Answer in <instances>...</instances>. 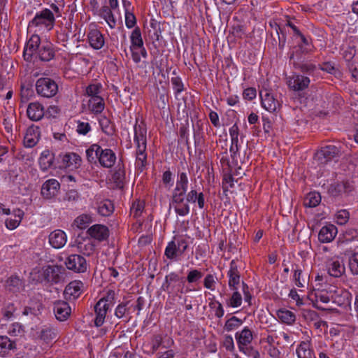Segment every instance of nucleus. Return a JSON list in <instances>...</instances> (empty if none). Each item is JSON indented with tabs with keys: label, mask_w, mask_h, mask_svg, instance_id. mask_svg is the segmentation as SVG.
<instances>
[{
	"label": "nucleus",
	"mask_w": 358,
	"mask_h": 358,
	"mask_svg": "<svg viewBox=\"0 0 358 358\" xmlns=\"http://www.w3.org/2000/svg\"><path fill=\"white\" fill-rule=\"evenodd\" d=\"M134 130V141L136 144V167L142 172L147 165V154L145 152L147 148V129L143 122L138 124V121H136Z\"/></svg>",
	"instance_id": "nucleus-1"
},
{
	"label": "nucleus",
	"mask_w": 358,
	"mask_h": 358,
	"mask_svg": "<svg viewBox=\"0 0 358 358\" xmlns=\"http://www.w3.org/2000/svg\"><path fill=\"white\" fill-rule=\"evenodd\" d=\"M341 148L334 145L322 147L315 154V159L319 164L324 165L331 161H338L341 156Z\"/></svg>",
	"instance_id": "nucleus-2"
},
{
	"label": "nucleus",
	"mask_w": 358,
	"mask_h": 358,
	"mask_svg": "<svg viewBox=\"0 0 358 358\" xmlns=\"http://www.w3.org/2000/svg\"><path fill=\"white\" fill-rule=\"evenodd\" d=\"M36 90L41 96L51 98L57 94L58 85L49 78H41L36 83Z\"/></svg>",
	"instance_id": "nucleus-3"
},
{
	"label": "nucleus",
	"mask_w": 358,
	"mask_h": 358,
	"mask_svg": "<svg viewBox=\"0 0 358 358\" xmlns=\"http://www.w3.org/2000/svg\"><path fill=\"white\" fill-rule=\"evenodd\" d=\"M55 20L52 12L48 8H45L36 14L32 20L29 22V27H45L48 30H50L54 26Z\"/></svg>",
	"instance_id": "nucleus-4"
},
{
	"label": "nucleus",
	"mask_w": 358,
	"mask_h": 358,
	"mask_svg": "<svg viewBox=\"0 0 358 358\" xmlns=\"http://www.w3.org/2000/svg\"><path fill=\"white\" fill-rule=\"evenodd\" d=\"M64 264L69 270L75 273H85L87 269V263L84 257L72 254L66 258Z\"/></svg>",
	"instance_id": "nucleus-5"
},
{
	"label": "nucleus",
	"mask_w": 358,
	"mask_h": 358,
	"mask_svg": "<svg viewBox=\"0 0 358 358\" xmlns=\"http://www.w3.org/2000/svg\"><path fill=\"white\" fill-rule=\"evenodd\" d=\"M131 39V47L132 59L136 63H138L141 61V57L138 52L136 51L138 48H142L143 45V41L141 36V32L138 27H136L130 36Z\"/></svg>",
	"instance_id": "nucleus-6"
},
{
	"label": "nucleus",
	"mask_w": 358,
	"mask_h": 358,
	"mask_svg": "<svg viewBox=\"0 0 358 358\" xmlns=\"http://www.w3.org/2000/svg\"><path fill=\"white\" fill-rule=\"evenodd\" d=\"M354 189L352 182L349 180H343L331 184L329 189V194L333 197H338L343 194H348Z\"/></svg>",
	"instance_id": "nucleus-7"
},
{
	"label": "nucleus",
	"mask_w": 358,
	"mask_h": 358,
	"mask_svg": "<svg viewBox=\"0 0 358 358\" xmlns=\"http://www.w3.org/2000/svg\"><path fill=\"white\" fill-rule=\"evenodd\" d=\"M185 194H173L172 205L176 213L180 216H185L189 213L190 208L188 203L185 200Z\"/></svg>",
	"instance_id": "nucleus-8"
},
{
	"label": "nucleus",
	"mask_w": 358,
	"mask_h": 358,
	"mask_svg": "<svg viewBox=\"0 0 358 358\" xmlns=\"http://www.w3.org/2000/svg\"><path fill=\"white\" fill-rule=\"evenodd\" d=\"M310 84L308 77L294 74L287 78V85L289 87L294 91H302L306 89Z\"/></svg>",
	"instance_id": "nucleus-9"
},
{
	"label": "nucleus",
	"mask_w": 358,
	"mask_h": 358,
	"mask_svg": "<svg viewBox=\"0 0 358 358\" xmlns=\"http://www.w3.org/2000/svg\"><path fill=\"white\" fill-rule=\"evenodd\" d=\"M60 189L59 182L55 179L46 180L41 187V195L45 199H50L55 196Z\"/></svg>",
	"instance_id": "nucleus-10"
},
{
	"label": "nucleus",
	"mask_w": 358,
	"mask_h": 358,
	"mask_svg": "<svg viewBox=\"0 0 358 358\" xmlns=\"http://www.w3.org/2000/svg\"><path fill=\"white\" fill-rule=\"evenodd\" d=\"M235 338L237 341L240 351L246 354L248 348L245 347L249 345L253 339L252 331L248 327H245L242 331L236 333Z\"/></svg>",
	"instance_id": "nucleus-11"
},
{
	"label": "nucleus",
	"mask_w": 358,
	"mask_h": 358,
	"mask_svg": "<svg viewBox=\"0 0 358 358\" xmlns=\"http://www.w3.org/2000/svg\"><path fill=\"white\" fill-rule=\"evenodd\" d=\"M326 267L329 275L334 278L341 277L345 271L343 261L338 259H331L327 264Z\"/></svg>",
	"instance_id": "nucleus-12"
},
{
	"label": "nucleus",
	"mask_w": 358,
	"mask_h": 358,
	"mask_svg": "<svg viewBox=\"0 0 358 358\" xmlns=\"http://www.w3.org/2000/svg\"><path fill=\"white\" fill-rule=\"evenodd\" d=\"M84 285L80 280L71 282L65 288L64 295L68 300H74L80 296L83 292Z\"/></svg>",
	"instance_id": "nucleus-13"
},
{
	"label": "nucleus",
	"mask_w": 358,
	"mask_h": 358,
	"mask_svg": "<svg viewBox=\"0 0 358 358\" xmlns=\"http://www.w3.org/2000/svg\"><path fill=\"white\" fill-rule=\"evenodd\" d=\"M41 38L38 35L34 34L26 44L24 50V57L26 60H31V57L37 53L41 47Z\"/></svg>",
	"instance_id": "nucleus-14"
},
{
	"label": "nucleus",
	"mask_w": 358,
	"mask_h": 358,
	"mask_svg": "<svg viewBox=\"0 0 358 358\" xmlns=\"http://www.w3.org/2000/svg\"><path fill=\"white\" fill-rule=\"evenodd\" d=\"M53 310L56 318L59 321L66 320L71 313V307L64 301H55Z\"/></svg>",
	"instance_id": "nucleus-15"
},
{
	"label": "nucleus",
	"mask_w": 358,
	"mask_h": 358,
	"mask_svg": "<svg viewBox=\"0 0 358 358\" xmlns=\"http://www.w3.org/2000/svg\"><path fill=\"white\" fill-rule=\"evenodd\" d=\"M90 45L94 50H100L105 44L103 35L97 29H90L87 34Z\"/></svg>",
	"instance_id": "nucleus-16"
},
{
	"label": "nucleus",
	"mask_w": 358,
	"mask_h": 358,
	"mask_svg": "<svg viewBox=\"0 0 358 358\" xmlns=\"http://www.w3.org/2000/svg\"><path fill=\"white\" fill-rule=\"evenodd\" d=\"M98 160L102 166L110 168L114 165L116 161V156L112 150L108 148L103 149L101 148L99 154Z\"/></svg>",
	"instance_id": "nucleus-17"
},
{
	"label": "nucleus",
	"mask_w": 358,
	"mask_h": 358,
	"mask_svg": "<svg viewBox=\"0 0 358 358\" xmlns=\"http://www.w3.org/2000/svg\"><path fill=\"white\" fill-rule=\"evenodd\" d=\"M67 241V237L64 231L57 229L50 233L49 235L50 244L56 249L63 248Z\"/></svg>",
	"instance_id": "nucleus-18"
},
{
	"label": "nucleus",
	"mask_w": 358,
	"mask_h": 358,
	"mask_svg": "<svg viewBox=\"0 0 358 358\" xmlns=\"http://www.w3.org/2000/svg\"><path fill=\"white\" fill-rule=\"evenodd\" d=\"M87 234L92 238L99 241H103L109 236V230L104 225L94 224L88 229Z\"/></svg>",
	"instance_id": "nucleus-19"
},
{
	"label": "nucleus",
	"mask_w": 358,
	"mask_h": 358,
	"mask_svg": "<svg viewBox=\"0 0 358 358\" xmlns=\"http://www.w3.org/2000/svg\"><path fill=\"white\" fill-rule=\"evenodd\" d=\"M262 106L269 112H275L280 107V103L274 96L267 91L263 94L261 93Z\"/></svg>",
	"instance_id": "nucleus-20"
},
{
	"label": "nucleus",
	"mask_w": 358,
	"mask_h": 358,
	"mask_svg": "<svg viewBox=\"0 0 358 358\" xmlns=\"http://www.w3.org/2000/svg\"><path fill=\"white\" fill-rule=\"evenodd\" d=\"M337 234V228L333 224L326 225L322 227L318 234V239L322 243L332 241Z\"/></svg>",
	"instance_id": "nucleus-21"
},
{
	"label": "nucleus",
	"mask_w": 358,
	"mask_h": 358,
	"mask_svg": "<svg viewBox=\"0 0 358 358\" xmlns=\"http://www.w3.org/2000/svg\"><path fill=\"white\" fill-rule=\"evenodd\" d=\"M27 113L28 117L33 121H38L44 116V108L38 102L30 103Z\"/></svg>",
	"instance_id": "nucleus-22"
},
{
	"label": "nucleus",
	"mask_w": 358,
	"mask_h": 358,
	"mask_svg": "<svg viewBox=\"0 0 358 358\" xmlns=\"http://www.w3.org/2000/svg\"><path fill=\"white\" fill-rule=\"evenodd\" d=\"M5 287L8 291L15 293L24 290V284L17 275H13L6 280Z\"/></svg>",
	"instance_id": "nucleus-23"
},
{
	"label": "nucleus",
	"mask_w": 358,
	"mask_h": 358,
	"mask_svg": "<svg viewBox=\"0 0 358 358\" xmlns=\"http://www.w3.org/2000/svg\"><path fill=\"white\" fill-rule=\"evenodd\" d=\"M229 286L233 289H236V285L240 282V274L238 270V266L235 260H232L230 263L229 271H228Z\"/></svg>",
	"instance_id": "nucleus-24"
},
{
	"label": "nucleus",
	"mask_w": 358,
	"mask_h": 358,
	"mask_svg": "<svg viewBox=\"0 0 358 358\" xmlns=\"http://www.w3.org/2000/svg\"><path fill=\"white\" fill-rule=\"evenodd\" d=\"M109 309L110 308L106 307L105 304H103L102 301H99L96 303L94 306L96 313L94 324L96 327H101L103 324L106 313Z\"/></svg>",
	"instance_id": "nucleus-25"
},
{
	"label": "nucleus",
	"mask_w": 358,
	"mask_h": 358,
	"mask_svg": "<svg viewBox=\"0 0 358 358\" xmlns=\"http://www.w3.org/2000/svg\"><path fill=\"white\" fill-rule=\"evenodd\" d=\"M41 61L49 62L55 57V51L50 43H43L37 52Z\"/></svg>",
	"instance_id": "nucleus-26"
},
{
	"label": "nucleus",
	"mask_w": 358,
	"mask_h": 358,
	"mask_svg": "<svg viewBox=\"0 0 358 358\" xmlns=\"http://www.w3.org/2000/svg\"><path fill=\"white\" fill-rule=\"evenodd\" d=\"M42 276L47 282H57L59 278V268L56 266L48 265L43 267Z\"/></svg>",
	"instance_id": "nucleus-27"
},
{
	"label": "nucleus",
	"mask_w": 358,
	"mask_h": 358,
	"mask_svg": "<svg viewBox=\"0 0 358 358\" xmlns=\"http://www.w3.org/2000/svg\"><path fill=\"white\" fill-rule=\"evenodd\" d=\"M16 348V343L6 336H0V357L8 355Z\"/></svg>",
	"instance_id": "nucleus-28"
},
{
	"label": "nucleus",
	"mask_w": 358,
	"mask_h": 358,
	"mask_svg": "<svg viewBox=\"0 0 358 358\" xmlns=\"http://www.w3.org/2000/svg\"><path fill=\"white\" fill-rule=\"evenodd\" d=\"M111 10L110 6H103L96 13L106 22L111 29H113L116 26V20Z\"/></svg>",
	"instance_id": "nucleus-29"
},
{
	"label": "nucleus",
	"mask_w": 358,
	"mask_h": 358,
	"mask_svg": "<svg viewBox=\"0 0 358 358\" xmlns=\"http://www.w3.org/2000/svg\"><path fill=\"white\" fill-rule=\"evenodd\" d=\"M188 182L189 181L187 173L185 172L178 173L176 185L173 194H178L179 193L185 195L187 190Z\"/></svg>",
	"instance_id": "nucleus-30"
},
{
	"label": "nucleus",
	"mask_w": 358,
	"mask_h": 358,
	"mask_svg": "<svg viewBox=\"0 0 358 358\" xmlns=\"http://www.w3.org/2000/svg\"><path fill=\"white\" fill-rule=\"evenodd\" d=\"M53 161L54 154L48 150H44L39 158V165L41 169L43 171H47L52 166Z\"/></svg>",
	"instance_id": "nucleus-31"
},
{
	"label": "nucleus",
	"mask_w": 358,
	"mask_h": 358,
	"mask_svg": "<svg viewBox=\"0 0 358 358\" xmlns=\"http://www.w3.org/2000/svg\"><path fill=\"white\" fill-rule=\"evenodd\" d=\"M23 216L24 212L22 210L19 208L14 210V218L10 217L6 219L5 222L6 227L10 230L16 229L19 226Z\"/></svg>",
	"instance_id": "nucleus-32"
},
{
	"label": "nucleus",
	"mask_w": 358,
	"mask_h": 358,
	"mask_svg": "<svg viewBox=\"0 0 358 358\" xmlns=\"http://www.w3.org/2000/svg\"><path fill=\"white\" fill-rule=\"evenodd\" d=\"M187 203H195L197 201L198 206L200 208H203L205 205L204 195L202 192L197 193L196 190L192 189L189 191L185 198Z\"/></svg>",
	"instance_id": "nucleus-33"
},
{
	"label": "nucleus",
	"mask_w": 358,
	"mask_h": 358,
	"mask_svg": "<svg viewBox=\"0 0 358 358\" xmlns=\"http://www.w3.org/2000/svg\"><path fill=\"white\" fill-rule=\"evenodd\" d=\"M89 109L94 113H101L105 107L104 101L101 96L90 98L88 101Z\"/></svg>",
	"instance_id": "nucleus-34"
},
{
	"label": "nucleus",
	"mask_w": 358,
	"mask_h": 358,
	"mask_svg": "<svg viewBox=\"0 0 358 358\" xmlns=\"http://www.w3.org/2000/svg\"><path fill=\"white\" fill-rule=\"evenodd\" d=\"M276 314L282 322L288 325L292 324L296 320L295 314L293 312L285 308L278 310Z\"/></svg>",
	"instance_id": "nucleus-35"
},
{
	"label": "nucleus",
	"mask_w": 358,
	"mask_h": 358,
	"mask_svg": "<svg viewBox=\"0 0 358 358\" xmlns=\"http://www.w3.org/2000/svg\"><path fill=\"white\" fill-rule=\"evenodd\" d=\"M308 276L303 274V271L298 266L294 268V281L295 285L299 287H303L308 284Z\"/></svg>",
	"instance_id": "nucleus-36"
},
{
	"label": "nucleus",
	"mask_w": 358,
	"mask_h": 358,
	"mask_svg": "<svg viewBox=\"0 0 358 358\" xmlns=\"http://www.w3.org/2000/svg\"><path fill=\"white\" fill-rule=\"evenodd\" d=\"M97 210L102 216H109L114 210V206L111 201L104 200L99 203Z\"/></svg>",
	"instance_id": "nucleus-37"
},
{
	"label": "nucleus",
	"mask_w": 358,
	"mask_h": 358,
	"mask_svg": "<svg viewBox=\"0 0 358 358\" xmlns=\"http://www.w3.org/2000/svg\"><path fill=\"white\" fill-rule=\"evenodd\" d=\"M164 255L171 260L176 259L178 256L182 255V254L180 253V250L178 249L175 241H171L168 243L165 249Z\"/></svg>",
	"instance_id": "nucleus-38"
},
{
	"label": "nucleus",
	"mask_w": 358,
	"mask_h": 358,
	"mask_svg": "<svg viewBox=\"0 0 358 358\" xmlns=\"http://www.w3.org/2000/svg\"><path fill=\"white\" fill-rule=\"evenodd\" d=\"M298 358H312L310 345L308 342H301L296 348Z\"/></svg>",
	"instance_id": "nucleus-39"
},
{
	"label": "nucleus",
	"mask_w": 358,
	"mask_h": 358,
	"mask_svg": "<svg viewBox=\"0 0 358 358\" xmlns=\"http://www.w3.org/2000/svg\"><path fill=\"white\" fill-rule=\"evenodd\" d=\"M321 201V196L318 192L309 193L304 199V206L308 208L316 207Z\"/></svg>",
	"instance_id": "nucleus-40"
},
{
	"label": "nucleus",
	"mask_w": 358,
	"mask_h": 358,
	"mask_svg": "<svg viewBox=\"0 0 358 358\" xmlns=\"http://www.w3.org/2000/svg\"><path fill=\"white\" fill-rule=\"evenodd\" d=\"M101 148L99 145L93 144L86 150L87 159L90 162H95L96 159H99Z\"/></svg>",
	"instance_id": "nucleus-41"
},
{
	"label": "nucleus",
	"mask_w": 358,
	"mask_h": 358,
	"mask_svg": "<svg viewBox=\"0 0 358 358\" xmlns=\"http://www.w3.org/2000/svg\"><path fill=\"white\" fill-rule=\"evenodd\" d=\"M243 324L242 320L238 318L236 316H232L225 322L224 329L227 331H231L238 329Z\"/></svg>",
	"instance_id": "nucleus-42"
},
{
	"label": "nucleus",
	"mask_w": 358,
	"mask_h": 358,
	"mask_svg": "<svg viewBox=\"0 0 358 358\" xmlns=\"http://www.w3.org/2000/svg\"><path fill=\"white\" fill-rule=\"evenodd\" d=\"M92 222V217L86 214L78 216L74 220V224L79 229H83L87 227L88 224Z\"/></svg>",
	"instance_id": "nucleus-43"
},
{
	"label": "nucleus",
	"mask_w": 358,
	"mask_h": 358,
	"mask_svg": "<svg viewBox=\"0 0 358 358\" xmlns=\"http://www.w3.org/2000/svg\"><path fill=\"white\" fill-rule=\"evenodd\" d=\"M63 160L66 163V166L69 167L73 165L76 166L77 165H80L81 162L80 157L76 153H69L65 155Z\"/></svg>",
	"instance_id": "nucleus-44"
},
{
	"label": "nucleus",
	"mask_w": 358,
	"mask_h": 358,
	"mask_svg": "<svg viewBox=\"0 0 358 358\" xmlns=\"http://www.w3.org/2000/svg\"><path fill=\"white\" fill-rule=\"evenodd\" d=\"M301 317L306 322L310 324L314 321H316L320 315L316 311L313 310L303 309L301 311Z\"/></svg>",
	"instance_id": "nucleus-45"
},
{
	"label": "nucleus",
	"mask_w": 358,
	"mask_h": 358,
	"mask_svg": "<svg viewBox=\"0 0 358 358\" xmlns=\"http://www.w3.org/2000/svg\"><path fill=\"white\" fill-rule=\"evenodd\" d=\"M39 337L45 342L49 343L56 338V334L52 329L45 328L40 331Z\"/></svg>",
	"instance_id": "nucleus-46"
},
{
	"label": "nucleus",
	"mask_w": 358,
	"mask_h": 358,
	"mask_svg": "<svg viewBox=\"0 0 358 358\" xmlns=\"http://www.w3.org/2000/svg\"><path fill=\"white\" fill-rule=\"evenodd\" d=\"M100 126L104 133L108 135H112L113 134V127L109 119L106 117H103L99 120Z\"/></svg>",
	"instance_id": "nucleus-47"
},
{
	"label": "nucleus",
	"mask_w": 358,
	"mask_h": 358,
	"mask_svg": "<svg viewBox=\"0 0 358 358\" xmlns=\"http://www.w3.org/2000/svg\"><path fill=\"white\" fill-rule=\"evenodd\" d=\"M335 217L338 224L344 225L349 220L350 213L347 210H341L336 213Z\"/></svg>",
	"instance_id": "nucleus-48"
},
{
	"label": "nucleus",
	"mask_w": 358,
	"mask_h": 358,
	"mask_svg": "<svg viewBox=\"0 0 358 358\" xmlns=\"http://www.w3.org/2000/svg\"><path fill=\"white\" fill-rule=\"evenodd\" d=\"M101 85L100 83L91 84L86 88V94L93 98L94 96H100L99 94L101 89Z\"/></svg>",
	"instance_id": "nucleus-49"
},
{
	"label": "nucleus",
	"mask_w": 358,
	"mask_h": 358,
	"mask_svg": "<svg viewBox=\"0 0 358 358\" xmlns=\"http://www.w3.org/2000/svg\"><path fill=\"white\" fill-rule=\"evenodd\" d=\"M115 292L113 290H108L106 294L102 297L99 301H103L106 307L110 308L115 304Z\"/></svg>",
	"instance_id": "nucleus-50"
},
{
	"label": "nucleus",
	"mask_w": 358,
	"mask_h": 358,
	"mask_svg": "<svg viewBox=\"0 0 358 358\" xmlns=\"http://www.w3.org/2000/svg\"><path fill=\"white\" fill-rule=\"evenodd\" d=\"M241 303L242 296L241 294L237 291H234L231 299H229L228 305L231 307L236 308L240 306L241 305Z\"/></svg>",
	"instance_id": "nucleus-51"
},
{
	"label": "nucleus",
	"mask_w": 358,
	"mask_h": 358,
	"mask_svg": "<svg viewBox=\"0 0 358 358\" xmlns=\"http://www.w3.org/2000/svg\"><path fill=\"white\" fill-rule=\"evenodd\" d=\"M209 306L212 309H215V315L219 318L224 315V309L221 303L217 301L209 303Z\"/></svg>",
	"instance_id": "nucleus-52"
},
{
	"label": "nucleus",
	"mask_w": 358,
	"mask_h": 358,
	"mask_svg": "<svg viewBox=\"0 0 358 358\" xmlns=\"http://www.w3.org/2000/svg\"><path fill=\"white\" fill-rule=\"evenodd\" d=\"M91 130V126L88 122L78 121L76 131L79 134L86 135Z\"/></svg>",
	"instance_id": "nucleus-53"
},
{
	"label": "nucleus",
	"mask_w": 358,
	"mask_h": 358,
	"mask_svg": "<svg viewBox=\"0 0 358 358\" xmlns=\"http://www.w3.org/2000/svg\"><path fill=\"white\" fill-rule=\"evenodd\" d=\"M202 276L203 274L201 271L196 269H194L188 273L187 276V280L188 282L192 283L201 279Z\"/></svg>",
	"instance_id": "nucleus-54"
},
{
	"label": "nucleus",
	"mask_w": 358,
	"mask_h": 358,
	"mask_svg": "<svg viewBox=\"0 0 358 358\" xmlns=\"http://www.w3.org/2000/svg\"><path fill=\"white\" fill-rule=\"evenodd\" d=\"M143 208L144 204L142 202H134L131 207V213L133 214L134 217H137L141 215Z\"/></svg>",
	"instance_id": "nucleus-55"
},
{
	"label": "nucleus",
	"mask_w": 358,
	"mask_h": 358,
	"mask_svg": "<svg viewBox=\"0 0 358 358\" xmlns=\"http://www.w3.org/2000/svg\"><path fill=\"white\" fill-rule=\"evenodd\" d=\"M215 285V278L212 274H208L203 280V285L206 288L214 290Z\"/></svg>",
	"instance_id": "nucleus-56"
},
{
	"label": "nucleus",
	"mask_w": 358,
	"mask_h": 358,
	"mask_svg": "<svg viewBox=\"0 0 358 358\" xmlns=\"http://www.w3.org/2000/svg\"><path fill=\"white\" fill-rule=\"evenodd\" d=\"M136 23V17L129 11L125 13V24L127 28L131 29L135 26Z\"/></svg>",
	"instance_id": "nucleus-57"
},
{
	"label": "nucleus",
	"mask_w": 358,
	"mask_h": 358,
	"mask_svg": "<svg viewBox=\"0 0 358 358\" xmlns=\"http://www.w3.org/2000/svg\"><path fill=\"white\" fill-rule=\"evenodd\" d=\"M171 84L173 85V90L176 93H180L183 91V83L181 81L180 78L178 77H174L171 78Z\"/></svg>",
	"instance_id": "nucleus-58"
},
{
	"label": "nucleus",
	"mask_w": 358,
	"mask_h": 358,
	"mask_svg": "<svg viewBox=\"0 0 358 358\" xmlns=\"http://www.w3.org/2000/svg\"><path fill=\"white\" fill-rule=\"evenodd\" d=\"M350 268L353 274L358 275V253L354 254L350 260Z\"/></svg>",
	"instance_id": "nucleus-59"
},
{
	"label": "nucleus",
	"mask_w": 358,
	"mask_h": 358,
	"mask_svg": "<svg viewBox=\"0 0 358 358\" xmlns=\"http://www.w3.org/2000/svg\"><path fill=\"white\" fill-rule=\"evenodd\" d=\"M129 302L120 303L115 309V315L118 318L124 317L127 311V305Z\"/></svg>",
	"instance_id": "nucleus-60"
},
{
	"label": "nucleus",
	"mask_w": 358,
	"mask_h": 358,
	"mask_svg": "<svg viewBox=\"0 0 358 358\" xmlns=\"http://www.w3.org/2000/svg\"><path fill=\"white\" fill-rule=\"evenodd\" d=\"M298 68L304 73H311L315 69V66L310 63L299 64Z\"/></svg>",
	"instance_id": "nucleus-61"
},
{
	"label": "nucleus",
	"mask_w": 358,
	"mask_h": 358,
	"mask_svg": "<svg viewBox=\"0 0 358 358\" xmlns=\"http://www.w3.org/2000/svg\"><path fill=\"white\" fill-rule=\"evenodd\" d=\"M257 92L255 88H247L243 91V96L244 99L248 100H252L256 97Z\"/></svg>",
	"instance_id": "nucleus-62"
},
{
	"label": "nucleus",
	"mask_w": 358,
	"mask_h": 358,
	"mask_svg": "<svg viewBox=\"0 0 358 358\" xmlns=\"http://www.w3.org/2000/svg\"><path fill=\"white\" fill-rule=\"evenodd\" d=\"M223 345L227 350L232 351L234 349L232 336L230 335L226 336L224 339Z\"/></svg>",
	"instance_id": "nucleus-63"
},
{
	"label": "nucleus",
	"mask_w": 358,
	"mask_h": 358,
	"mask_svg": "<svg viewBox=\"0 0 358 358\" xmlns=\"http://www.w3.org/2000/svg\"><path fill=\"white\" fill-rule=\"evenodd\" d=\"M174 241L176 242L178 249L180 250V253L182 255L188 248L187 242L184 238H180Z\"/></svg>",
	"instance_id": "nucleus-64"
}]
</instances>
